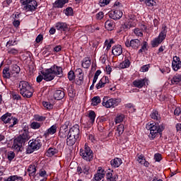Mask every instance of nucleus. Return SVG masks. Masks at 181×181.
Returning a JSON list of instances; mask_svg holds the SVG:
<instances>
[{
    "instance_id": "13d9d810",
    "label": "nucleus",
    "mask_w": 181,
    "mask_h": 181,
    "mask_svg": "<svg viewBox=\"0 0 181 181\" xmlns=\"http://www.w3.org/2000/svg\"><path fill=\"white\" fill-rule=\"evenodd\" d=\"M110 2H111V0H100L99 2V5L101 7L105 6L108 5L110 4Z\"/></svg>"
},
{
    "instance_id": "423d86ee",
    "label": "nucleus",
    "mask_w": 181,
    "mask_h": 181,
    "mask_svg": "<svg viewBox=\"0 0 181 181\" xmlns=\"http://www.w3.org/2000/svg\"><path fill=\"white\" fill-rule=\"evenodd\" d=\"M40 148H42V139L40 138L37 137L35 139L30 140L26 148V153H33L35 151H39Z\"/></svg>"
},
{
    "instance_id": "5701e85b",
    "label": "nucleus",
    "mask_w": 181,
    "mask_h": 181,
    "mask_svg": "<svg viewBox=\"0 0 181 181\" xmlns=\"http://www.w3.org/2000/svg\"><path fill=\"white\" fill-rule=\"evenodd\" d=\"M131 66V57H125L122 62L119 65L120 69H128Z\"/></svg>"
},
{
    "instance_id": "de8ad7c7",
    "label": "nucleus",
    "mask_w": 181,
    "mask_h": 181,
    "mask_svg": "<svg viewBox=\"0 0 181 181\" xmlns=\"http://www.w3.org/2000/svg\"><path fill=\"white\" fill-rule=\"evenodd\" d=\"M7 53L8 54H12V56H16L17 54H19V50L16 48H10L8 49Z\"/></svg>"
},
{
    "instance_id": "bf43d9fd",
    "label": "nucleus",
    "mask_w": 181,
    "mask_h": 181,
    "mask_svg": "<svg viewBox=\"0 0 181 181\" xmlns=\"http://www.w3.org/2000/svg\"><path fill=\"white\" fill-rule=\"evenodd\" d=\"M70 124L69 122H66L64 123V124H63L61 127H60V131H69V124Z\"/></svg>"
},
{
    "instance_id": "6e6552de",
    "label": "nucleus",
    "mask_w": 181,
    "mask_h": 181,
    "mask_svg": "<svg viewBox=\"0 0 181 181\" xmlns=\"http://www.w3.org/2000/svg\"><path fill=\"white\" fill-rule=\"evenodd\" d=\"M167 29L168 28L164 26L158 36L151 41L152 47H158V46H159V45H160L162 42L166 39V35L168 34Z\"/></svg>"
},
{
    "instance_id": "1a4fd4ad",
    "label": "nucleus",
    "mask_w": 181,
    "mask_h": 181,
    "mask_svg": "<svg viewBox=\"0 0 181 181\" xmlns=\"http://www.w3.org/2000/svg\"><path fill=\"white\" fill-rule=\"evenodd\" d=\"M20 2L24 6V11L27 12H33L37 9V1L36 0H20Z\"/></svg>"
},
{
    "instance_id": "e433bc0d",
    "label": "nucleus",
    "mask_w": 181,
    "mask_h": 181,
    "mask_svg": "<svg viewBox=\"0 0 181 181\" xmlns=\"http://www.w3.org/2000/svg\"><path fill=\"white\" fill-rule=\"evenodd\" d=\"M90 65H91V60H90V59L88 58L83 59V60L82 61V67H83V69H88V67H90Z\"/></svg>"
},
{
    "instance_id": "6e6d98bb",
    "label": "nucleus",
    "mask_w": 181,
    "mask_h": 181,
    "mask_svg": "<svg viewBox=\"0 0 181 181\" xmlns=\"http://www.w3.org/2000/svg\"><path fill=\"white\" fill-rule=\"evenodd\" d=\"M136 160H137V161L139 162V163H140V165H144V163L145 160H146L145 156H144V155H142V154L138 156Z\"/></svg>"
},
{
    "instance_id": "a19ab883",
    "label": "nucleus",
    "mask_w": 181,
    "mask_h": 181,
    "mask_svg": "<svg viewBox=\"0 0 181 181\" xmlns=\"http://www.w3.org/2000/svg\"><path fill=\"white\" fill-rule=\"evenodd\" d=\"M91 101L93 107H95L101 103V98L100 96H95L92 98Z\"/></svg>"
},
{
    "instance_id": "4c0bfd02",
    "label": "nucleus",
    "mask_w": 181,
    "mask_h": 181,
    "mask_svg": "<svg viewBox=\"0 0 181 181\" xmlns=\"http://www.w3.org/2000/svg\"><path fill=\"white\" fill-rule=\"evenodd\" d=\"M43 124L37 122H33L30 123V127L32 129H40Z\"/></svg>"
},
{
    "instance_id": "aec40b11",
    "label": "nucleus",
    "mask_w": 181,
    "mask_h": 181,
    "mask_svg": "<svg viewBox=\"0 0 181 181\" xmlns=\"http://www.w3.org/2000/svg\"><path fill=\"white\" fill-rule=\"evenodd\" d=\"M57 30H60V32H64L66 33L69 30V25L66 23L58 22L55 25Z\"/></svg>"
},
{
    "instance_id": "dca6fc26",
    "label": "nucleus",
    "mask_w": 181,
    "mask_h": 181,
    "mask_svg": "<svg viewBox=\"0 0 181 181\" xmlns=\"http://www.w3.org/2000/svg\"><path fill=\"white\" fill-rule=\"evenodd\" d=\"M69 135L74 136L78 139H81L80 137V126L78 124L74 125L69 131Z\"/></svg>"
},
{
    "instance_id": "f8f14e48",
    "label": "nucleus",
    "mask_w": 181,
    "mask_h": 181,
    "mask_svg": "<svg viewBox=\"0 0 181 181\" xmlns=\"http://www.w3.org/2000/svg\"><path fill=\"white\" fill-rule=\"evenodd\" d=\"M141 45L142 43L141 42V40L139 39H133L129 40H127L125 42V46L126 47H132L134 50H138L139 47H141Z\"/></svg>"
},
{
    "instance_id": "b1692460",
    "label": "nucleus",
    "mask_w": 181,
    "mask_h": 181,
    "mask_svg": "<svg viewBox=\"0 0 181 181\" xmlns=\"http://www.w3.org/2000/svg\"><path fill=\"white\" fill-rule=\"evenodd\" d=\"M114 56H121L122 54V46L121 45H114L112 49Z\"/></svg>"
},
{
    "instance_id": "c03bdc74",
    "label": "nucleus",
    "mask_w": 181,
    "mask_h": 181,
    "mask_svg": "<svg viewBox=\"0 0 181 181\" xmlns=\"http://www.w3.org/2000/svg\"><path fill=\"white\" fill-rule=\"evenodd\" d=\"M141 47L139 49L138 53H144L146 50H148V42L144 41L143 43L141 45Z\"/></svg>"
},
{
    "instance_id": "412c9836",
    "label": "nucleus",
    "mask_w": 181,
    "mask_h": 181,
    "mask_svg": "<svg viewBox=\"0 0 181 181\" xmlns=\"http://www.w3.org/2000/svg\"><path fill=\"white\" fill-rule=\"evenodd\" d=\"M76 172L78 175H81V173H83V175H90V166L88 165H83L82 167L78 166Z\"/></svg>"
},
{
    "instance_id": "f3484780",
    "label": "nucleus",
    "mask_w": 181,
    "mask_h": 181,
    "mask_svg": "<svg viewBox=\"0 0 181 181\" xmlns=\"http://www.w3.org/2000/svg\"><path fill=\"white\" fill-rule=\"evenodd\" d=\"M56 132H57V124H55L45 132L43 136L45 139H49V138H50V135H54Z\"/></svg>"
},
{
    "instance_id": "bb28decb",
    "label": "nucleus",
    "mask_w": 181,
    "mask_h": 181,
    "mask_svg": "<svg viewBox=\"0 0 181 181\" xmlns=\"http://www.w3.org/2000/svg\"><path fill=\"white\" fill-rule=\"evenodd\" d=\"M64 90H57L54 93V98L55 100H63L64 98Z\"/></svg>"
},
{
    "instance_id": "72a5a7b5",
    "label": "nucleus",
    "mask_w": 181,
    "mask_h": 181,
    "mask_svg": "<svg viewBox=\"0 0 181 181\" xmlns=\"http://www.w3.org/2000/svg\"><path fill=\"white\" fill-rule=\"evenodd\" d=\"M36 165L31 164L28 166V172L29 173V176H35L36 175Z\"/></svg>"
},
{
    "instance_id": "393cba45",
    "label": "nucleus",
    "mask_w": 181,
    "mask_h": 181,
    "mask_svg": "<svg viewBox=\"0 0 181 181\" xmlns=\"http://www.w3.org/2000/svg\"><path fill=\"white\" fill-rule=\"evenodd\" d=\"M171 86H181V74H175L170 80Z\"/></svg>"
},
{
    "instance_id": "a878e982",
    "label": "nucleus",
    "mask_w": 181,
    "mask_h": 181,
    "mask_svg": "<svg viewBox=\"0 0 181 181\" xmlns=\"http://www.w3.org/2000/svg\"><path fill=\"white\" fill-rule=\"evenodd\" d=\"M66 4H69V0H57L53 4V8H63Z\"/></svg>"
},
{
    "instance_id": "49530a36",
    "label": "nucleus",
    "mask_w": 181,
    "mask_h": 181,
    "mask_svg": "<svg viewBox=\"0 0 181 181\" xmlns=\"http://www.w3.org/2000/svg\"><path fill=\"white\" fill-rule=\"evenodd\" d=\"M68 79L69 81H74V80H76V74L74 73V71L71 70L69 71Z\"/></svg>"
},
{
    "instance_id": "c756f323",
    "label": "nucleus",
    "mask_w": 181,
    "mask_h": 181,
    "mask_svg": "<svg viewBox=\"0 0 181 181\" xmlns=\"http://www.w3.org/2000/svg\"><path fill=\"white\" fill-rule=\"evenodd\" d=\"M38 176L40 177H42L40 181H47V172L45 168H41L39 172L37 173Z\"/></svg>"
},
{
    "instance_id": "2f4dec72",
    "label": "nucleus",
    "mask_w": 181,
    "mask_h": 181,
    "mask_svg": "<svg viewBox=\"0 0 181 181\" xmlns=\"http://www.w3.org/2000/svg\"><path fill=\"white\" fill-rule=\"evenodd\" d=\"M59 153V150L57 148H52L47 149L46 155L48 158H52V156H54V155Z\"/></svg>"
},
{
    "instance_id": "c85d7f7f",
    "label": "nucleus",
    "mask_w": 181,
    "mask_h": 181,
    "mask_svg": "<svg viewBox=\"0 0 181 181\" xmlns=\"http://www.w3.org/2000/svg\"><path fill=\"white\" fill-rule=\"evenodd\" d=\"M112 168H119L122 165V159L119 158H115L110 161Z\"/></svg>"
},
{
    "instance_id": "3c124183",
    "label": "nucleus",
    "mask_w": 181,
    "mask_h": 181,
    "mask_svg": "<svg viewBox=\"0 0 181 181\" xmlns=\"http://www.w3.org/2000/svg\"><path fill=\"white\" fill-rule=\"evenodd\" d=\"M124 118H125V115H118L115 119L116 124H120V122H122V121H124Z\"/></svg>"
},
{
    "instance_id": "58836bf2",
    "label": "nucleus",
    "mask_w": 181,
    "mask_h": 181,
    "mask_svg": "<svg viewBox=\"0 0 181 181\" xmlns=\"http://www.w3.org/2000/svg\"><path fill=\"white\" fill-rule=\"evenodd\" d=\"M18 45V41L15 39L9 40L6 45V49H10L11 46H16Z\"/></svg>"
},
{
    "instance_id": "7ed1b4c3",
    "label": "nucleus",
    "mask_w": 181,
    "mask_h": 181,
    "mask_svg": "<svg viewBox=\"0 0 181 181\" xmlns=\"http://www.w3.org/2000/svg\"><path fill=\"white\" fill-rule=\"evenodd\" d=\"M30 136L29 135V127L24 126L23 129L20 132V135L14 139L13 148L21 151L22 145L25 144L26 141H29Z\"/></svg>"
},
{
    "instance_id": "0e129e2a",
    "label": "nucleus",
    "mask_w": 181,
    "mask_h": 181,
    "mask_svg": "<svg viewBox=\"0 0 181 181\" xmlns=\"http://www.w3.org/2000/svg\"><path fill=\"white\" fill-rule=\"evenodd\" d=\"M103 18H104V13L103 11H100L99 13H98L96 14V19L98 21H101V19H103Z\"/></svg>"
},
{
    "instance_id": "0eeeda50",
    "label": "nucleus",
    "mask_w": 181,
    "mask_h": 181,
    "mask_svg": "<svg viewBox=\"0 0 181 181\" xmlns=\"http://www.w3.org/2000/svg\"><path fill=\"white\" fill-rule=\"evenodd\" d=\"M121 101H122L121 98H109L107 96H105L102 105L105 108H115V107H118L119 104H121Z\"/></svg>"
},
{
    "instance_id": "f704fd0d",
    "label": "nucleus",
    "mask_w": 181,
    "mask_h": 181,
    "mask_svg": "<svg viewBox=\"0 0 181 181\" xmlns=\"http://www.w3.org/2000/svg\"><path fill=\"white\" fill-rule=\"evenodd\" d=\"M4 78H11V71L9 66H5L3 69Z\"/></svg>"
},
{
    "instance_id": "a211bd4d",
    "label": "nucleus",
    "mask_w": 181,
    "mask_h": 181,
    "mask_svg": "<svg viewBox=\"0 0 181 181\" xmlns=\"http://www.w3.org/2000/svg\"><path fill=\"white\" fill-rule=\"evenodd\" d=\"M146 83H148V79L141 78V79H136L132 82V86L136 87V88H143L146 86Z\"/></svg>"
},
{
    "instance_id": "9b49d317",
    "label": "nucleus",
    "mask_w": 181,
    "mask_h": 181,
    "mask_svg": "<svg viewBox=\"0 0 181 181\" xmlns=\"http://www.w3.org/2000/svg\"><path fill=\"white\" fill-rule=\"evenodd\" d=\"M112 84L111 80L108 76H104L96 85L97 90H100V88H104V87H110Z\"/></svg>"
},
{
    "instance_id": "864d4df0",
    "label": "nucleus",
    "mask_w": 181,
    "mask_h": 181,
    "mask_svg": "<svg viewBox=\"0 0 181 181\" xmlns=\"http://www.w3.org/2000/svg\"><path fill=\"white\" fill-rule=\"evenodd\" d=\"M144 30H142V29H139V28H135L134 29V34L136 35V36H139L140 37H142V36H144Z\"/></svg>"
},
{
    "instance_id": "c9c22d12",
    "label": "nucleus",
    "mask_w": 181,
    "mask_h": 181,
    "mask_svg": "<svg viewBox=\"0 0 181 181\" xmlns=\"http://www.w3.org/2000/svg\"><path fill=\"white\" fill-rule=\"evenodd\" d=\"M76 76L78 78L76 79V84H77V86H83L84 83V74L76 75Z\"/></svg>"
},
{
    "instance_id": "603ef678",
    "label": "nucleus",
    "mask_w": 181,
    "mask_h": 181,
    "mask_svg": "<svg viewBox=\"0 0 181 181\" xmlns=\"http://www.w3.org/2000/svg\"><path fill=\"white\" fill-rule=\"evenodd\" d=\"M68 95L69 97H71V98H73L74 97V95H76V91L74 90V88H73L72 86L68 88Z\"/></svg>"
},
{
    "instance_id": "39448f33",
    "label": "nucleus",
    "mask_w": 181,
    "mask_h": 181,
    "mask_svg": "<svg viewBox=\"0 0 181 181\" xmlns=\"http://www.w3.org/2000/svg\"><path fill=\"white\" fill-rule=\"evenodd\" d=\"M79 155L86 162H91L94 159V153L87 144H85L83 148L80 149Z\"/></svg>"
},
{
    "instance_id": "338daca9",
    "label": "nucleus",
    "mask_w": 181,
    "mask_h": 181,
    "mask_svg": "<svg viewBox=\"0 0 181 181\" xmlns=\"http://www.w3.org/2000/svg\"><path fill=\"white\" fill-rule=\"evenodd\" d=\"M181 114V108L180 107H177L174 110V115H176V117H179Z\"/></svg>"
},
{
    "instance_id": "37998d69",
    "label": "nucleus",
    "mask_w": 181,
    "mask_h": 181,
    "mask_svg": "<svg viewBox=\"0 0 181 181\" xmlns=\"http://www.w3.org/2000/svg\"><path fill=\"white\" fill-rule=\"evenodd\" d=\"M117 133H116V135L117 136H121V135H122V134H124V124L118 125L117 128Z\"/></svg>"
},
{
    "instance_id": "4be33fe9",
    "label": "nucleus",
    "mask_w": 181,
    "mask_h": 181,
    "mask_svg": "<svg viewBox=\"0 0 181 181\" xmlns=\"http://www.w3.org/2000/svg\"><path fill=\"white\" fill-rule=\"evenodd\" d=\"M76 142H80V139H77V137L68 134V137L66 139V145L68 146H73Z\"/></svg>"
},
{
    "instance_id": "cd10ccee",
    "label": "nucleus",
    "mask_w": 181,
    "mask_h": 181,
    "mask_svg": "<svg viewBox=\"0 0 181 181\" xmlns=\"http://www.w3.org/2000/svg\"><path fill=\"white\" fill-rule=\"evenodd\" d=\"M88 118V125L90 126L93 125V124H94L95 121V112L93 110L89 111Z\"/></svg>"
},
{
    "instance_id": "4d7b16f0",
    "label": "nucleus",
    "mask_w": 181,
    "mask_h": 181,
    "mask_svg": "<svg viewBox=\"0 0 181 181\" xmlns=\"http://www.w3.org/2000/svg\"><path fill=\"white\" fill-rule=\"evenodd\" d=\"M65 15H66V16H71V15H73V8H66L65 10Z\"/></svg>"
},
{
    "instance_id": "79ce46f5",
    "label": "nucleus",
    "mask_w": 181,
    "mask_h": 181,
    "mask_svg": "<svg viewBox=\"0 0 181 181\" xmlns=\"http://www.w3.org/2000/svg\"><path fill=\"white\" fill-rule=\"evenodd\" d=\"M42 106L44 107V109L47 110L48 111L53 110V104L50 103V102L43 101Z\"/></svg>"
},
{
    "instance_id": "680f3d73",
    "label": "nucleus",
    "mask_w": 181,
    "mask_h": 181,
    "mask_svg": "<svg viewBox=\"0 0 181 181\" xmlns=\"http://www.w3.org/2000/svg\"><path fill=\"white\" fill-rule=\"evenodd\" d=\"M154 159L156 162H160L162 160V154L158 153H156L154 155Z\"/></svg>"
},
{
    "instance_id": "ea45409f",
    "label": "nucleus",
    "mask_w": 181,
    "mask_h": 181,
    "mask_svg": "<svg viewBox=\"0 0 181 181\" xmlns=\"http://www.w3.org/2000/svg\"><path fill=\"white\" fill-rule=\"evenodd\" d=\"M135 16L131 15V18L129 21V25H127V24H124V26H126V28H133L135 26Z\"/></svg>"
},
{
    "instance_id": "8fccbe9b",
    "label": "nucleus",
    "mask_w": 181,
    "mask_h": 181,
    "mask_svg": "<svg viewBox=\"0 0 181 181\" xmlns=\"http://www.w3.org/2000/svg\"><path fill=\"white\" fill-rule=\"evenodd\" d=\"M140 2H144L145 1V4L146 6H154V5H156V2L155 0H139Z\"/></svg>"
},
{
    "instance_id": "7c9ffc66",
    "label": "nucleus",
    "mask_w": 181,
    "mask_h": 181,
    "mask_svg": "<svg viewBox=\"0 0 181 181\" xmlns=\"http://www.w3.org/2000/svg\"><path fill=\"white\" fill-rule=\"evenodd\" d=\"M105 27L107 30H114V28H115V23H114V21L107 20L105 23Z\"/></svg>"
},
{
    "instance_id": "e2e57ef3",
    "label": "nucleus",
    "mask_w": 181,
    "mask_h": 181,
    "mask_svg": "<svg viewBox=\"0 0 181 181\" xmlns=\"http://www.w3.org/2000/svg\"><path fill=\"white\" fill-rule=\"evenodd\" d=\"M125 108L127 110H131L132 112H135V108H134V105L132 103H128L125 105Z\"/></svg>"
},
{
    "instance_id": "5fc2aeb1",
    "label": "nucleus",
    "mask_w": 181,
    "mask_h": 181,
    "mask_svg": "<svg viewBox=\"0 0 181 181\" xmlns=\"http://www.w3.org/2000/svg\"><path fill=\"white\" fill-rule=\"evenodd\" d=\"M69 136V131L59 130V138H66Z\"/></svg>"
},
{
    "instance_id": "4468645a",
    "label": "nucleus",
    "mask_w": 181,
    "mask_h": 181,
    "mask_svg": "<svg viewBox=\"0 0 181 181\" xmlns=\"http://www.w3.org/2000/svg\"><path fill=\"white\" fill-rule=\"evenodd\" d=\"M41 74H42L45 81H52V80H54V77H56L49 68L41 71Z\"/></svg>"
},
{
    "instance_id": "a18cd8bd",
    "label": "nucleus",
    "mask_w": 181,
    "mask_h": 181,
    "mask_svg": "<svg viewBox=\"0 0 181 181\" xmlns=\"http://www.w3.org/2000/svg\"><path fill=\"white\" fill-rule=\"evenodd\" d=\"M11 73L13 74H19V73H21V67L16 64L13 65L11 68Z\"/></svg>"
},
{
    "instance_id": "ddd939ff",
    "label": "nucleus",
    "mask_w": 181,
    "mask_h": 181,
    "mask_svg": "<svg viewBox=\"0 0 181 181\" xmlns=\"http://www.w3.org/2000/svg\"><path fill=\"white\" fill-rule=\"evenodd\" d=\"M49 70L55 77L56 76L57 77H63V68L62 66L54 64L49 68Z\"/></svg>"
},
{
    "instance_id": "20e7f679",
    "label": "nucleus",
    "mask_w": 181,
    "mask_h": 181,
    "mask_svg": "<svg viewBox=\"0 0 181 181\" xmlns=\"http://www.w3.org/2000/svg\"><path fill=\"white\" fill-rule=\"evenodd\" d=\"M18 88L20 94L25 98H30L33 95V88L26 81H20Z\"/></svg>"
},
{
    "instance_id": "9d476101",
    "label": "nucleus",
    "mask_w": 181,
    "mask_h": 181,
    "mask_svg": "<svg viewBox=\"0 0 181 181\" xmlns=\"http://www.w3.org/2000/svg\"><path fill=\"white\" fill-rule=\"evenodd\" d=\"M1 121L4 122V124H11L9 126L10 128H13L16 124H18V119L16 117H12V114L6 113L1 117Z\"/></svg>"
},
{
    "instance_id": "f03ea898",
    "label": "nucleus",
    "mask_w": 181,
    "mask_h": 181,
    "mask_svg": "<svg viewBox=\"0 0 181 181\" xmlns=\"http://www.w3.org/2000/svg\"><path fill=\"white\" fill-rule=\"evenodd\" d=\"M113 173L114 170H111V169L105 171L103 167H98L93 177L94 181H117L118 175Z\"/></svg>"
},
{
    "instance_id": "2eb2a0df",
    "label": "nucleus",
    "mask_w": 181,
    "mask_h": 181,
    "mask_svg": "<svg viewBox=\"0 0 181 181\" xmlns=\"http://www.w3.org/2000/svg\"><path fill=\"white\" fill-rule=\"evenodd\" d=\"M122 15L123 13L121 11V10H118V9L112 10L108 13L109 18H110L111 19H113L114 21L121 19V18H122Z\"/></svg>"
},
{
    "instance_id": "052dcab7",
    "label": "nucleus",
    "mask_w": 181,
    "mask_h": 181,
    "mask_svg": "<svg viewBox=\"0 0 181 181\" xmlns=\"http://www.w3.org/2000/svg\"><path fill=\"white\" fill-rule=\"evenodd\" d=\"M15 158V153H13V151H10L7 153V159H8V160H12Z\"/></svg>"
},
{
    "instance_id": "69168bd1",
    "label": "nucleus",
    "mask_w": 181,
    "mask_h": 181,
    "mask_svg": "<svg viewBox=\"0 0 181 181\" xmlns=\"http://www.w3.org/2000/svg\"><path fill=\"white\" fill-rule=\"evenodd\" d=\"M35 42L36 43H40V42H43V35H38L35 39Z\"/></svg>"
},
{
    "instance_id": "473e14b6",
    "label": "nucleus",
    "mask_w": 181,
    "mask_h": 181,
    "mask_svg": "<svg viewBox=\"0 0 181 181\" xmlns=\"http://www.w3.org/2000/svg\"><path fill=\"white\" fill-rule=\"evenodd\" d=\"M114 43H115V42H114V40L112 39L106 40L104 43V49H105L106 47L105 51L108 52V50L111 49V47L112 46V45H114Z\"/></svg>"
},
{
    "instance_id": "09e8293b",
    "label": "nucleus",
    "mask_w": 181,
    "mask_h": 181,
    "mask_svg": "<svg viewBox=\"0 0 181 181\" xmlns=\"http://www.w3.org/2000/svg\"><path fill=\"white\" fill-rule=\"evenodd\" d=\"M34 119L35 121H37V122H43V121H46V117L39 115H35Z\"/></svg>"
},
{
    "instance_id": "6ab92c4d",
    "label": "nucleus",
    "mask_w": 181,
    "mask_h": 181,
    "mask_svg": "<svg viewBox=\"0 0 181 181\" xmlns=\"http://www.w3.org/2000/svg\"><path fill=\"white\" fill-rule=\"evenodd\" d=\"M172 68L174 71H177V70L181 68V61L179 57H174L172 62Z\"/></svg>"
},
{
    "instance_id": "774afa93",
    "label": "nucleus",
    "mask_w": 181,
    "mask_h": 181,
    "mask_svg": "<svg viewBox=\"0 0 181 181\" xmlns=\"http://www.w3.org/2000/svg\"><path fill=\"white\" fill-rule=\"evenodd\" d=\"M141 70L143 72L148 71V70H149V65H144L143 66H141Z\"/></svg>"
},
{
    "instance_id": "f257e3e1",
    "label": "nucleus",
    "mask_w": 181,
    "mask_h": 181,
    "mask_svg": "<svg viewBox=\"0 0 181 181\" xmlns=\"http://www.w3.org/2000/svg\"><path fill=\"white\" fill-rule=\"evenodd\" d=\"M150 118L156 122L151 121L148 122L146 125V129L150 131L148 138L151 141H153L155 138L159 136V135H162V132H163L165 129V126H163V124L160 123V115H159V112L157 110H153L151 112Z\"/></svg>"
}]
</instances>
